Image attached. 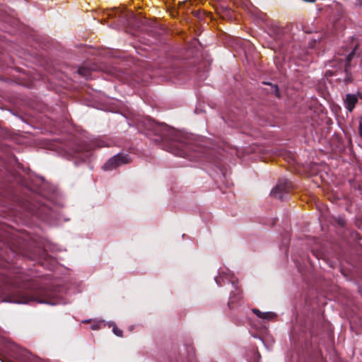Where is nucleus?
Listing matches in <instances>:
<instances>
[{
    "instance_id": "obj_9",
    "label": "nucleus",
    "mask_w": 362,
    "mask_h": 362,
    "mask_svg": "<svg viewBox=\"0 0 362 362\" xmlns=\"http://www.w3.org/2000/svg\"><path fill=\"white\" fill-rule=\"evenodd\" d=\"M351 55H352V53H351V54H349V57H348V59H349V60H350Z\"/></svg>"
},
{
    "instance_id": "obj_3",
    "label": "nucleus",
    "mask_w": 362,
    "mask_h": 362,
    "mask_svg": "<svg viewBox=\"0 0 362 362\" xmlns=\"http://www.w3.org/2000/svg\"><path fill=\"white\" fill-rule=\"evenodd\" d=\"M167 150L176 156L186 157L187 153L178 146L177 143H173L167 146Z\"/></svg>"
},
{
    "instance_id": "obj_5",
    "label": "nucleus",
    "mask_w": 362,
    "mask_h": 362,
    "mask_svg": "<svg viewBox=\"0 0 362 362\" xmlns=\"http://www.w3.org/2000/svg\"><path fill=\"white\" fill-rule=\"evenodd\" d=\"M252 312L259 318L271 320L276 317V314L272 312H261L258 309H252Z\"/></svg>"
},
{
    "instance_id": "obj_7",
    "label": "nucleus",
    "mask_w": 362,
    "mask_h": 362,
    "mask_svg": "<svg viewBox=\"0 0 362 362\" xmlns=\"http://www.w3.org/2000/svg\"><path fill=\"white\" fill-rule=\"evenodd\" d=\"M32 299L30 298L26 297L23 298V299L18 300V303H29Z\"/></svg>"
},
{
    "instance_id": "obj_4",
    "label": "nucleus",
    "mask_w": 362,
    "mask_h": 362,
    "mask_svg": "<svg viewBox=\"0 0 362 362\" xmlns=\"http://www.w3.org/2000/svg\"><path fill=\"white\" fill-rule=\"evenodd\" d=\"M288 188V183H279L276 185V187L272 189V194L274 197L276 198H281V193L284 191H286Z\"/></svg>"
},
{
    "instance_id": "obj_8",
    "label": "nucleus",
    "mask_w": 362,
    "mask_h": 362,
    "mask_svg": "<svg viewBox=\"0 0 362 362\" xmlns=\"http://www.w3.org/2000/svg\"><path fill=\"white\" fill-rule=\"evenodd\" d=\"M359 134L360 136L362 137V125H359Z\"/></svg>"
},
{
    "instance_id": "obj_6",
    "label": "nucleus",
    "mask_w": 362,
    "mask_h": 362,
    "mask_svg": "<svg viewBox=\"0 0 362 362\" xmlns=\"http://www.w3.org/2000/svg\"><path fill=\"white\" fill-rule=\"evenodd\" d=\"M113 332L118 337H122V331L121 329H119V328H117V327H114L113 328Z\"/></svg>"
},
{
    "instance_id": "obj_10",
    "label": "nucleus",
    "mask_w": 362,
    "mask_h": 362,
    "mask_svg": "<svg viewBox=\"0 0 362 362\" xmlns=\"http://www.w3.org/2000/svg\"><path fill=\"white\" fill-rule=\"evenodd\" d=\"M359 125H362V117L360 119V124H359Z\"/></svg>"
},
{
    "instance_id": "obj_1",
    "label": "nucleus",
    "mask_w": 362,
    "mask_h": 362,
    "mask_svg": "<svg viewBox=\"0 0 362 362\" xmlns=\"http://www.w3.org/2000/svg\"><path fill=\"white\" fill-rule=\"evenodd\" d=\"M127 163H129V158L127 156L118 154L108 160L104 165V169L111 170L121 164Z\"/></svg>"
},
{
    "instance_id": "obj_2",
    "label": "nucleus",
    "mask_w": 362,
    "mask_h": 362,
    "mask_svg": "<svg viewBox=\"0 0 362 362\" xmlns=\"http://www.w3.org/2000/svg\"><path fill=\"white\" fill-rule=\"evenodd\" d=\"M357 102L358 98L354 94H346L344 98V106L349 112H351L354 109Z\"/></svg>"
}]
</instances>
